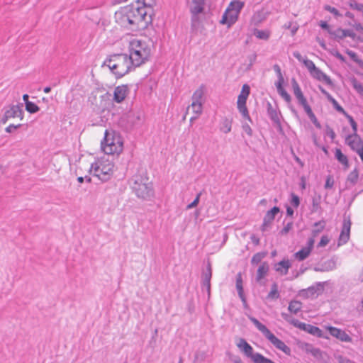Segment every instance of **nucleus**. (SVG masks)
Instances as JSON below:
<instances>
[{"label": "nucleus", "mask_w": 363, "mask_h": 363, "mask_svg": "<svg viewBox=\"0 0 363 363\" xmlns=\"http://www.w3.org/2000/svg\"><path fill=\"white\" fill-rule=\"evenodd\" d=\"M150 9L140 8L135 4L121 8L115 13L116 22L121 27L132 31L147 28L153 19L147 16Z\"/></svg>", "instance_id": "obj_1"}, {"label": "nucleus", "mask_w": 363, "mask_h": 363, "mask_svg": "<svg viewBox=\"0 0 363 363\" xmlns=\"http://www.w3.org/2000/svg\"><path fill=\"white\" fill-rule=\"evenodd\" d=\"M103 66H107L116 78L123 77L135 67L128 55L124 53L110 55Z\"/></svg>", "instance_id": "obj_2"}, {"label": "nucleus", "mask_w": 363, "mask_h": 363, "mask_svg": "<svg viewBox=\"0 0 363 363\" xmlns=\"http://www.w3.org/2000/svg\"><path fill=\"white\" fill-rule=\"evenodd\" d=\"M128 55L135 67H139L147 60L150 50L146 43L137 38L131 37L128 40Z\"/></svg>", "instance_id": "obj_3"}, {"label": "nucleus", "mask_w": 363, "mask_h": 363, "mask_svg": "<svg viewBox=\"0 0 363 363\" xmlns=\"http://www.w3.org/2000/svg\"><path fill=\"white\" fill-rule=\"evenodd\" d=\"M101 147L104 153L107 155L120 154L123 147V142L121 137L116 133L105 131V136L101 141Z\"/></svg>", "instance_id": "obj_4"}, {"label": "nucleus", "mask_w": 363, "mask_h": 363, "mask_svg": "<svg viewBox=\"0 0 363 363\" xmlns=\"http://www.w3.org/2000/svg\"><path fill=\"white\" fill-rule=\"evenodd\" d=\"M90 171L101 182L108 181L114 171V164L108 157H103L91 164Z\"/></svg>", "instance_id": "obj_5"}, {"label": "nucleus", "mask_w": 363, "mask_h": 363, "mask_svg": "<svg viewBox=\"0 0 363 363\" xmlns=\"http://www.w3.org/2000/svg\"><path fill=\"white\" fill-rule=\"evenodd\" d=\"M250 320L255 325V326L259 330L262 335L278 350L282 351L287 355L291 354V349L282 340L277 337L268 328L260 323L255 317H249Z\"/></svg>", "instance_id": "obj_6"}, {"label": "nucleus", "mask_w": 363, "mask_h": 363, "mask_svg": "<svg viewBox=\"0 0 363 363\" xmlns=\"http://www.w3.org/2000/svg\"><path fill=\"white\" fill-rule=\"evenodd\" d=\"M131 181L132 189L138 197L147 199L153 195L152 184L148 182V179L135 175Z\"/></svg>", "instance_id": "obj_7"}, {"label": "nucleus", "mask_w": 363, "mask_h": 363, "mask_svg": "<svg viewBox=\"0 0 363 363\" xmlns=\"http://www.w3.org/2000/svg\"><path fill=\"white\" fill-rule=\"evenodd\" d=\"M281 317L286 321H287L288 323H289L294 327H296L301 330L306 331V332L308 333L309 334L316 336L318 337H323L322 330L320 329L317 326L301 322L297 319L291 318L289 314L285 313H281Z\"/></svg>", "instance_id": "obj_8"}, {"label": "nucleus", "mask_w": 363, "mask_h": 363, "mask_svg": "<svg viewBox=\"0 0 363 363\" xmlns=\"http://www.w3.org/2000/svg\"><path fill=\"white\" fill-rule=\"evenodd\" d=\"M250 94V87L245 84L242 86L240 94L238 97L237 107L242 117L252 123V118L249 114L248 109L246 106L247 100Z\"/></svg>", "instance_id": "obj_9"}, {"label": "nucleus", "mask_w": 363, "mask_h": 363, "mask_svg": "<svg viewBox=\"0 0 363 363\" xmlns=\"http://www.w3.org/2000/svg\"><path fill=\"white\" fill-rule=\"evenodd\" d=\"M351 225L350 216L344 215L342 229L337 241L338 246L343 245L348 242L350 236Z\"/></svg>", "instance_id": "obj_10"}, {"label": "nucleus", "mask_w": 363, "mask_h": 363, "mask_svg": "<svg viewBox=\"0 0 363 363\" xmlns=\"http://www.w3.org/2000/svg\"><path fill=\"white\" fill-rule=\"evenodd\" d=\"M13 118H20L21 120L23 118V111L19 105L9 106L1 118V123L5 124L9 119Z\"/></svg>", "instance_id": "obj_11"}, {"label": "nucleus", "mask_w": 363, "mask_h": 363, "mask_svg": "<svg viewBox=\"0 0 363 363\" xmlns=\"http://www.w3.org/2000/svg\"><path fill=\"white\" fill-rule=\"evenodd\" d=\"M291 84L294 90V94L297 99L298 104L303 108L304 111H306L307 108L311 107L308 104L306 98L304 96L301 89L300 88L298 82L295 79H292Z\"/></svg>", "instance_id": "obj_12"}, {"label": "nucleus", "mask_w": 363, "mask_h": 363, "mask_svg": "<svg viewBox=\"0 0 363 363\" xmlns=\"http://www.w3.org/2000/svg\"><path fill=\"white\" fill-rule=\"evenodd\" d=\"M245 356L250 357L254 363H275L272 359L267 358L258 352H254L253 347L250 345L243 352Z\"/></svg>", "instance_id": "obj_13"}, {"label": "nucleus", "mask_w": 363, "mask_h": 363, "mask_svg": "<svg viewBox=\"0 0 363 363\" xmlns=\"http://www.w3.org/2000/svg\"><path fill=\"white\" fill-rule=\"evenodd\" d=\"M345 143L355 152L363 147V140L358 134L347 135Z\"/></svg>", "instance_id": "obj_14"}, {"label": "nucleus", "mask_w": 363, "mask_h": 363, "mask_svg": "<svg viewBox=\"0 0 363 363\" xmlns=\"http://www.w3.org/2000/svg\"><path fill=\"white\" fill-rule=\"evenodd\" d=\"M280 211V208L278 206H274L272 209L268 211L264 218L263 223L261 226V230L264 232L267 230L268 227L270 226L272 223L274 221L275 216Z\"/></svg>", "instance_id": "obj_15"}, {"label": "nucleus", "mask_w": 363, "mask_h": 363, "mask_svg": "<svg viewBox=\"0 0 363 363\" xmlns=\"http://www.w3.org/2000/svg\"><path fill=\"white\" fill-rule=\"evenodd\" d=\"M206 0H192L190 6L192 21L198 20V15L204 11Z\"/></svg>", "instance_id": "obj_16"}, {"label": "nucleus", "mask_w": 363, "mask_h": 363, "mask_svg": "<svg viewBox=\"0 0 363 363\" xmlns=\"http://www.w3.org/2000/svg\"><path fill=\"white\" fill-rule=\"evenodd\" d=\"M267 115L279 131H281V113L270 103L267 104Z\"/></svg>", "instance_id": "obj_17"}, {"label": "nucleus", "mask_w": 363, "mask_h": 363, "mask_svg": "<svg viewBox=\"0 0 363 363\" xmlns=\"http://www.w3.org/2000/svg\"><path fill=\"white\" fill-rule=\"evenodd\" d=\"M234 12V11L226 9L222 16L220 23L223 25H227L228 27L234 24L237 21L239 16V13Z\"/></svg>", "instance_id": "obj_18"}, {"label": "nucleus", "mask_w": 363, "mask_h": 363, "mask_svg": "<svg viewBox=\"0 0 363 363\" xmlns=\"http://www.w3.org/2000/svg\"><path fill=\"white\" fill-rule=\"evenodd\" d=\"M328 331L330 335L336 337L342 342H350L352 341L351 337L340 328L329 326L328 327Z\"/></svg>", "instance_id": "obj_19"}, {"label": "nucleus", "mask_w": 363, "mask_h": 363, "mask_svg": "<svg viewBox=\"0 0 363 363\" xmlns=\"http://www.w3.org/2000/svg\"><path fill=\"white\" fill-rule=\"evenodd\" d=\"M128 94V88L127 85L118 86L113 91V100L114 102L120 104L124 101Z\"/></svg>", "instance_id": "obj_20"}, {"label": "nucleus", "mask_w": 363, "mask_h": 363, "mask_svg": "<svg viewBox=\"0 0 363 363\" xmlns=\"http://www.w3.org/2000/svg\"><path fill=\"white\" fill-rule=\"evenodd\" d=\"M336 259L335 258H331L328 259L318 266H315L313 267V270L315 272H325L333 271L336 269L337 264Z\"/></svg>", "instance_id": "obj_21"}, {"label": "nucleus", "mask_w": 363, "mask_h": 363, "mask_svg": "<svg viewBox=\"0 0 363 363\" xmlns=\"http://www.w3.org/2000/svg\"><path fill=\"white\" fill-rule=\"evenodd\" d=\"M291 264L289 259H283L276 263L274 266V270L281 275H286Z\"/></svg>", "instance_id": "obj_22"}, {"label": "nucleus", "mask_w": 363, "mask_h": 363, "mask_svg": "<svg viewBox=\"0 0 363 363\" xmlns=\"http://www.w3.org/2000/svg\"><path fill=\"white\" fill-rule=\"evenodd\" d=\"M310 74L314 79L318 81L324 82L328 85H331L333 84L330 77H328L317 67Z\"/></svg>", "instance_id": "obj_23"}, {"label": "nucleus", "mask_w": 363, "mask_h": 363, "mask_svg": "<svg viewBox=\"0 0 363 363\" xmlns=\"http://www.w3.org/2000/svg\"><path fill=\"white\" fill-rule=\"evenodd\" d=\"M232 123V118L224 117L221 119L219 124V130L224 133H228L231 131Z\"/></svg>", "instance_id": "obj_24"}, {"label": "nucleus", "mask_w": 363, "mask_h": 363, "mask_svg": "<svg viewBox=\"0 0 363 363\" xmlns=\"http://www.w3.org/2000/svg\"><path fill=\"white\" fill-rule=\"evenodd\" d=\"M192 102L203 104L204 103V86H200L193 94Z\"/></svg>", "instance_id": "obj_25"}, {"label": "nucleus", "mask_w": 363, "mask_h": 363, "mask_svg": "<svg viewBox=\"0 0 363 363\" xmlns=\"http://www.w3.org/2000/svg\"><path fill=\"white\" fill-rule=\"evenodd\" d=\"M155 4L154 0H143L140 1V0H136L135 4L138 6L140 8H146L150 9V11H148L149 14H147V16L152 18V16L154 14L152 6Z\"/></svg>", "instance_id": "obj_26"}, {"label": "nucleus", "mask_w": 363, "mask_h": 363, "mask_svg": "<svg viewBox=\"0 0 363 363\" xmlns=\"http://www.w3.org/2000/svg\"><path fill=\"white\" fill-rule=\"evenodd\" d=\"M335 159L344 166L345 168L349 167V160L347 157L342 153V150L340 148H336L335 151Z\"/></svg>", "instance_id": "obj_27"}, {"label": "nucleus", "mask_w": 363, "mask_h": 363, "mask_svg": "<svg viewBox=\"0 0 363 363\" xmlns=\"http://www.w3.org/2000/svg\"><path fill=\"white\" fill-rule=\"evenodd\" d=\"M269 267L267 262H264L258 267L256 275V280L259 281L261 279L264 278L269 272Z\"/></svg>", "instance_id": "obj_28"}, {"label": "nucleus", "mask_w": 363, "mask_h": 363, "mask_svg": "<svg viewBox=\"0 0 363 363\" xmlns=\"http://www.w3.org/2000/svg\"><path fill=\"white\" fill-rule=\"evenodd\" d=\"M323 290V285L320 282L318 284V287L310 286L306 290L301 291V295L306 297L314 296L315 294H318V291Z\"/></svg>", "instance_id": "obj_29"}, {"label": "nucleus", "mask_w": 363, "mask_h": 363, "mask_svg": "<svg viewBox=\"0 0 363 363\" xmlns=\"http://www.w3.org/2000/svg\"><path fill=\"white\" fill-rule=\"evenodd\" d=\"M302 303L297 300H292L289 302L288 310L292 314L296 315L298 313L301 311Z\"/></svg>", "instance_id": "obj_30"}, {"label": "nucleus", "mask_w": 363, "mask_h": 363, "mask_svg": "<svg viewBox=\"0 0 363 363\" xmlns=\"http://www.w3.org/2000/svg\"><path fill=\"white\" fill-rule=\"evenodd\" d=\"M311 252L310 250L303 247L294 253V257L296 260L301 262L305 260L310 255Z\"/></svg>", "instance_id": "obj_31"}, {"label": "nucleus", "mask_w": 363, "mask_h": 363, "mask_svg": "<svg viewBox=\"0 0 363 363\" xmlns=\"http://www.w3.org/2000/svg\"><path fill=\"white\" fill-rule=\"evenodd\" d=\"M280 297L279 291L278 289V285L276 283H274L271 286V290L267 296V299L268 300H277Z\"/></svg>", "instance_id": "obj_32"}, {"label": "nucleus", "mask_w": 363, "mask_h": 363, "mask_svg": "<svg viewBox=\"0 0 363 363\" xmlns=\"http://www.w3.org/2000/svg\"><path fill=\"white\" fill-rule=\"evenodd\" d=\"M325 226V221L324 220H319L315 222L313 224L314 228L311 231L312 236L313 238L316 237L320 233H321Z\"/></svg>", "instance_id": "obj_33"}, {"label": "nucleus", "mask_w": 363, "mask_h": 363, "mask_svg": "<svg viewBox=\"0 0 363 363\" xmlns=\"http://www.w3.org/2000/svg\"><path fill=\"white\" fill-rule=\"evenodd\" d=\"M345 29L337 28L334 30H329V34L337 41H340L345 38Z\"/></svg>", "instance_id": "obj_34"}, {"label": "nucleus", "mask_w": 363, "mask_h": 363, "mask_svg": "<svg viewBox=\"0 0 363 363\" xmlns=\"http://www.w3.org/2000/svg\"><path fill=\"white\" fill-rule=\"evenodd\" d=\"M236 289H237L239 297L240 298V299L242 300V302L245 303L246 299H245V296L243 293L242 280L240 274H239V276L236 279Z\"/></svg>", "instance_id": "obj_35"}, {"label": "nucleus", "mask_w": 363, "mask_h": 363, "mask_svg": "<svg viewBox=\"0 0 363 363\" xmlns=\"http://www.w3.org/2000/svg\"><path fill=\"white\" fill-rule=\"evenodd\" d=\"M244 2L240 1H233L229 6H228V9H230L234 11V13H238L240 14L242 9L244 7Z\"/></svg>", "instance_id": "obj_36"}, {"label": "nucleus", "mask_w": 363, "mask_h": 363, "mask_svg": "<svg viewBox=\"0 0 363 363\" xmlns=\"http://www.w3.org/2000/svg\"><path fill=\"white\" fill-rule=\"evenodd\" d=\"M306 113L307 114L308 117L309 118V119L311 120V121L313 123V124L315 126L316 128L318 129H320L321 128V125L320 123H319V121H318L315 115L314 114V113L313 112L312 109H311V107L307 108L306 111H305Z\"/></svg>", "instance_id": "obj_37"}, {"label": "nucleus", "mask_w": 363, "mask_h": 363, "mask_svg": "<svg viewBox=\"0 0 363 363\" xmlns=\"http://www.w3.org/2000/svg\"><path fill=\"white\" fill-rule=\"evenodd\" d=\"M128 121L130 123V128L134 126L138 121L140 120V116L139 113H136L134 112H129L126 116Z\"/></svg>", "instance_id": "obj_38"}, {"label": "nucleus", "mask_w": 363, "mask_h": 363, "mask_svg": "<svg viewBox=\"0 0 363 363\" xmlns=\"http://www.w3.org/2000/svg\"><path fill=\"white\" fill-rule=\"evenodd\" d=\"M306 351L308 353H310L315 358H318V357H321L322 352L319 348L314 347L312 345L308 344V343L306 345Z\"/></svg>", "instance_id": "obj_39"}, {"label": "nucleus", "mask_w": 363, "mask_h": 363, "mask_svg": "<svg viewBox=\"0 0 363 363\" xmlns=\"http://www.w3.org/2000/svg\"><path fill=\"white\" fill-rule=\"evenodd\" d=\"M211 277H212V269H211V264L208 262L207 264L206 269L203 270V272H202V275H201L202 281H206V282L211 281Z\"/></svg>", "instance_id": "obj_40"}, {"label": "nucleus", "mask_w": 363, "mask_h": 363, "mask_svg": "<svg viewBox=\"0 0 363 363\" xmlns=\"http://www.w3.org/2000/svg\"><path fill=\"white\" fill-rule=\"evenodd\" d=\"M254 35L259 39L267 40L270 36V33L267 30L255 29L254 31Z\"/></svg>", "instance_id": "obj_41"}, {"label": "nucleus", "mask_w": 363, "mask_h": 363, "mask_svg": "<svg viewBox=\"0 0 363 363\" xmlns=\"http://www.w3.org/2000/svg\"><path fill=\"white\" fill-rule=\"evenodd\" d=\"M266 252H259L257 253H255L251 259L252 264H258L262 262V260L267 256Z\"/></svg>", "instance_id": "obj_42"}, {"label": "nucleus", "mask_w": 363, "mask_h": 363, "mask_svg": "<svg viewBox=\"0 0 363 363\" xmlns=\"http://www.w3.org/2000/svg\"><path fill=\"white\" fill-rule=\"evenodd\" d=\"M359 177L358 171L357 169H354L352 172H351L347 176V182H350L352 184H355L357 182Z\"/></svg>", "instance_id": "obj_43"}, {"label": "nucleus", "mask_w": 363, "mask_h": 363, "mask_svg": "<svg viewBox=\"0 0 363 363\" xmlns=\"http://www.w3.org/2000/svg\"><path fill=\"white\" fill-rule=\"evenodd\" d=\"M190 107L192 108V111L194 112V114H196L197 116H199L201 114L202 109H203V104L192 102L191 104L188 107V109Z\"/></svg>", "instance_id": "obj_44"}, {"label": "nucleus", "mask_w": 363, "mask_h": 363, "mask_svg": "<svg viewBox=\"0 0 363 363\" xmlns=\"http://www.w3.org/2000/svg\"><path fill=\"white\" fill-rule=\"evenodd\" d=\"M39 107L33 102H26V110L30 113H35L39 111Z\"/></svg>", "instance_id": "obj_45"}, {"label": "nucleus", "mask_w": 363, "mask_h": 363, "mask_svg": "<svg viewBox=\"0 0 363 363\" xmlns=\"http://www.w3.org/2000/svg\"><path fill=\"white\" fill-rule=\"evenodd\" d=\"M345 117L348 119L349 123L352 127V134H357L358 125H357V123H356V121L354 120L353 117L348 113L345 116Z\"/></svg>", "instance_id": "obj_46"}, {"label": "nucleus", "mask_w": 363, "mask_h": 363, "mask_svg": "<svg viewBox=\"0 0 363 363\" xmlns=\"http://www.w3.org/2000/svg\"><path fill=\"white\" fill-rule=\"evenodd\" d=\"M334 184H335V180H334L333 176L331 174L328 175L325 179V183L324 185V188L325 189H332L333 187Z\"/></svg>", "instance_id": "obj_47"}, {"label": "nucleus", "mask_w": 363, "mask_h": 363, "mask_svg": "<svg viewBox=\"0 0 363 363\" xmlns=\"http://www.w3.org/2000/svg\"><path fill=\"white\" fill-rule=\"evenodd\" d=\"M352 86L359 95L363 96V84L361 82L354 79Z\"/></svg>", "instance_id": "obj_48"}, {"label": "nucleus", "mask_w": 363, "mask_h": 363, "mask_svg": "<svg viewBox=\"0 0 363 363\" xmlns=\"http://www.w3.org/2000/svg\"><path fill=\"white\" fill-rule=\"evenodd\" d=\"M290 203L294 208H298L300 205V198L294 193L291 194Z\"/></svg>", "instance_id": "obj_49"}, {"label": "nucleus", "mask_w": 363, "mask_h": 363, "mask_svg": "<svg viewBox=\"0 0 363 363\" xmlns=\"http://www.w3.org/2000/svg\"><path fill=\"white\" fill-rule=\"evenodd\" d=\"M250 344L244 339L240 338L237 343V347L242 352H244L245 350L248 347Z\"/></svg>", "instance_id": "obj_50"}, {"label": "nucleus", "mask_w": 363, "mask_h": 363, "mask_svg": "<svg viewBox=\"0 0 363 363\" xmlns=\"http://www.w3.org/2000/svg\"><path fill=\"white\" fill-rule=\"evenodd\" d=\"M350 6L351 9L357 10L363 13V4L359 3L356 1H352Z\"/></svg>", "instance_id": "obj_51"}, {"label": "nucleus", "mask_w": 363, "mask_h": 363, "mask_svg": "<svg viewBox=\"0 0 363 363\" xmlns=\"http://www.w3.org/2000/svg\"><path fill=\"white\" fill-rule=\"evenodd\" d=\"M303 64L310 73L312 72L313 70L315 69V68L316 67L314 62L308 59L304 60Z\"/></svg>", "instance_id": "obj_52"}, {"label": "nucleus", "mask_w": 363, "mask_h": 363, "mask_svg": "<svg viewBox=\"0 0 363 363\" xmlns=\"http://www.w3.org/2000/svg\"><path fill=\"white\" fill-rule=\"evenodd\" d=\"M277 92L286 102L291 101V96L290 94H288V92L285 90L284 88L278 90Z\"/></svg>", "instance_id": "obj_53"}, {"label": "nucleus", "mask_w": 363, "mask_h": 363, "mask_svg": "<svg viewBox=\"0 0 363 363\" xmlns=\"http://www.w3.org/2000/svg\"><path fill=\"white\" fill-rule=\"evenodd\" d=\"M324 9L331 13H333L335 16H340L341 14L340 13L339 11L335 8V7H333L330 5H325L324 6Z\"/></svg>", "instance_id": "obj_54"}, {"label": "nucleus", "mask_w": 363, "mask_h": 363, "mask_svg": "<svg viewBox=\"0 0 363 363\" xmlns=\"http://www.w3.org/2000/svg\"><path fill=\"white\" fill-rule=\"evenodd\" d=\"M346 52L354 62H357L359 65V62L362 60H359L358 56L355 52L347 50Z\"/></svg>", "instance_id": "obj_55"}, {"label": "nucleus", "mask_w": 363, "mask_h": 363, "mask_svg": "<svg viewBox=\"0 0 363 363\" xmlns=\"http://www.w3.org/2000/svg\"><path fill=\"white\" fill-rule=\"evenodd\" d=\"M147 88L152 91H155L157 88V82L150 79L147 84Z\"/></svg>", "instance_id": "obj_56"}, {"label": "nucleus", "mask_w": 363, "mask_h": 363, "mask_svg": "<svg viewBox=\"0 0 363 363\" xmlns=\"http://www.w3.org/2000/svg\"><path fill=\"white\" fill-rule=\"evenodd\" d=\"M292 227L293 222L287 223L280 231V234L282 235H286L292 229Z\"/></svg>", "instance_id": "obj_57"}, {"label": "nucleus", "mask_w": 363, "mask_h": 363, "mask_svg": "<svg viewBox=\"0 0 363 363\" xmlns=\"http://www.w3.org/2000/svg\"><path fill=\"white\" fill-rule=\"evenodd\" d=\"M321 207L320 205L319 200L315 198H313L312 200V211L316 212Z\"/></svg>", "instance_id": "obj_58"}, {"label": "nucleus", "mask_w": 363, "mask_h": 363, "mask_svg": "<svg viewBox=\"0 0 363 363\" xmlns=\"http://www.w3.org/2000/svg\"><path fill=\"white\" fill-rule=\"evenodd\" d=\"M242 128L244 132L247 134V135L250 137L252 135V130L248 123H242Z\"/></svg>", "instance_id": "obj_59"}, {"label": "nucleus", "mask_w": 363, "mask_h": 363, "mask_svg": "<svg viewBox=\"0 0 363 363\" xmlns=\"http://www.w3.org/2000/svg\"><path fill=\"white\" fill-rule=\"evenodd\" d=\"M330 240L329 238H328L327 235H323L321 237V239L320 240V242H318V247H325V245H328V243L329 242Z\"/></svg>", "instance_id": "obj_60"}, {"label": "nucleus", "mask_w": 363, "mask_h": 363, "mask_svg": "<svg viewBox=\"0 0 363 363\" xmlns=\"http://www.w3.org/2000/svg\"><path fill=\"white\" fill-rule=\"evenodd\" d=\"M201 193H199L196 195L195 199L191 203H189L188 206H187V208L188 209H191V208H193L194 207H196L199 202V199H200V196H201Z\"/></svg>", "instance_id": "obj_61"}, {"label": "nucleus", "mask_w": 363, "mask_h": 363, "mask_svg": "<svg viewBox=\"0 0 363 363\" xmlns=\"http://www.w3.org/2000/svg\"><path fill=\"white\" fill-rule=\"evenodd\" d=\"M326 135L330 137V138L332 140H333L336 137V134H335V131L333 130V129H332L328 125L326 126Z\"/></svg>", "instance_id": "obj_62"}, {"label": "nucleus", "mask_w": 363, "mask_h": 363, "mask_svg": "<svg viewBox=\"0 0 363 363\" xmlns=\"http://www.w3.org/2000/svg\"><path fill=\"white\" fill-rule=\"evenodd\" d=\"M314 242L315 240L313 237L308 238L307 240L306 246H305V247L310 250L311 252H312L314 246Z\"/></svg>", "instance_id": "obj_63"}, {"label": "nucleus", "mask_w": 363, "mask_h": 363, "mask_svg": "<svg viewBox=\"0 0 363 363\" xmlns=\"http://www.w3.org/2000/svg\"><path fill=\"white\" fill-rule=\"evenodd\" d=\"M338 362L339 363H354L352 360L343 356L338 357Z\"/></svg>", "instance_id": "obj_64"}]
</instances>
